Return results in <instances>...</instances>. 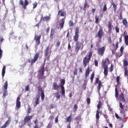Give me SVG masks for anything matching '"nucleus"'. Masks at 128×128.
I'll list each match as a JSON object with an SVG mask.
<instances>
[{"mask_svg": "<svg viewBox=\"0 0 128 128\" xmlns=\"http://www.w3.org/2000/svg\"><path fill=\"white\" fill-rule=\"evenodd\" d=\"M124 76H127V78H128V67L124 68Z\"/></svg>", "mask_w": 128, "mask_h": 128, "instance_id": "obj_33", "label": "nucleus"}, {"mask_svg": "<svg viewBox=\"0 0 128 128\" xmlns=\"http://www.w3.org/2000/svg\"><path fill=\"white\" fill-rule=\"evenodd\" d=\"M8 90H4V94H3V96H8Z\"/></svg>", "mask_w": 128, "mask_h": 128, "instance_id": "obj_48", "label": "nucleus"}, {"mask_svg": "<svg viewBox=\"0 0 128 128\" xmlns=\"http://www.w3.org/2000/svg\"><path fill=\"white\" fill-rule=\"evenodd\" d=\"M76 74H78V68H75L74 71V75L76 76Z\"/></svg>", "mask_w": 128, "mask_h": 128, "instance_id": "obj_46", "label": "nucleus"}, {"mask_svg": "<svg viewBox=\"0 0 128 128\" xmlns=\"http://www.w3.org/2000/svg\"><path fill=\"white\" fill-rule=\"evenodd\" d=\"M112 6H113L114 8V12H116V4L114 2L112 3Z\"/></svg>", "mask_w": 128, "mask_h": 128, "instance_id": "obj_38", "label": "nucleus"}, {"mask_svg": "<svg viewBox=\"0 0 128 128\" xmlns=\"http://www.w3.org/2000/svg\"><path fill=\"white\" fill-rule=\"evenodd\" d=\"M32 118V116H26L24 118V124H26L28 122H30V120Z\"/></svg>", "mask_w": 128, "mask_h": 128, "instance_id": "obj_17", "label": "nucleus"}, {"mask_svg": "<svg viewBox=\"0 0 128 128\" xmlns=\"http://www.w3.org/2000/svg\"><path fill=\"white\" fill-rule=\"evenodd\" d=\"M4 88L5 90H8V80H6L4 84Z\"/></svg>", "mask_w": 128, "mask_h": 128, "instance_id": "obj_39", "label": "nucleus"}, {"mask_svg": "<svg viewBox=\"0 0 128 128\" xmlns=\"http://www.w3.org/2000/svg\"><path fill=\"white\" fill-rule=\"evenodd\" d=\"M103 116L106 120H108V115H106V114H104Z\"/></svg>", "mask_w": 128, "mask_h": 128, "instance_id": "obj_60", "label": "nucleus"}, {"mask_svg": "<svg viewBox=\"0 0 128 128\" xmlns=\"http://www.w3.org/2000/svg\"><path fill=\"white\" fill-rule=\"evenodd\" d=\"M20 6H22L24 9L26 8V6H28V0H24H24H20Z\"/></svg>", "mask_w": 128, "mask_h": 128, "instance_id": "obj_10", "label": "nucleus"}, {"mask_svg": "<svg viewBox=\"0 0 128 128\" xmlns=\"http://www.w3.org/2000/svg\"><path fill=\"white\" fill-rule=\"evenodd\" d=\"M123 63H124V66H128V60H126V59H124L123 60Z\"/></svg>", "mask_w": 128, "mask_h": 128, "instance_id": "obj_37", "label": "nucleus"}, {"mask_svg": "<svg viewBox=\"0 0 128 128\" xmlns=\"http://www.w3.org/2000/svg\"><path fill=\"white\" fill-rule=\"evenodd\" d=\"M90 66H88V68L86 70V72H85V78H86L88 76H90Z\"/></svg>", "mask_w": 128, "mask_h": 128, "instance_id": "obj_24", "label": "nucleus"}, {"mask_svg": "<svg viewBox=\"0 0 128 128\" xmlns=\"http://www.w3.org/2000/svg\"><path fill=\"white\" fill-rule=\"evenodd\" d=\"M94 65L96 66H98V60H95L94 61Z\"/></svg>", "mask_w": 128, "mask_h": 128, "instance_id": "obj_54", "label": "nucleus"}, {"mask_svg": "<svg viewBox=\"0 0 128 128\" xmlns=\"http://www.w3.org/2000/svg\"><path fill=\"white\" fill-rule=\"evenodd\" d=\"M106 10H108V8L106 7V4H104V6H103L102 11L103 12H106Z\"/></svg>", "mask_w": 128, "mask_h": 128, "instance_id": "obj_41", "label": "nucleus"}, {"mask_svg": "<svg viewBox=\"0 0 128 128\" xmlns=\"http://www.w3.org/2000/svg\"><path fill=\"white\" fill-rule=\"evenodd\" d=\"M116 32L117 33L120 32V28L118 27V26L116 27Z\"/></svg>", "mask_w": 128, "mask_h": 128, "instance_id": "obj_57", "label": "nucleus"}, {"mask_svg": "<svg viewBox=\"0 0 128 128\" xmlns=\"http://www.w3.org/2000/svg\"><path fill=\"white\" fill-rule=\"evenodd\" d=\"M106 62H110V59H108V58H106L105 60H102V68H105L106 66H108V64H106Z\"/></svg>", "mask_w": 128, "mask_h": 128, "instance_id": "obj_16", "label": "nucleus"}, {"mask_svg": "<svg viewBox=\"0 0 128 128\" xmlns=\"http://www.w3.org/2000/svg\"><path fill=\"white\" fill-rule=\"evenodd\" d=\"M58 88H60V85L58 84V83L56 82H53L52 86L53 90H58Z\"/></svg>", "mask_w": 128, "mask_h": 128, "instance_id": "obj_12", "label": "nucleus"}, {"mask_svg": "<svg viewBox=\"0 0 128 128\" xmlns=\"http://www.w3.org/2000/svg\"><path fill=\"white\" fill-rule=\"evenodd\" d=\"M55 96L56 98H60V95L58 92H57L55 94Z\"/></svg>", "mask_w": 128, "mask_h": 128, "instance_id": "obj_44", "label": "nucleus"}, {"mask_svg": "<svg viewBox=\"0 0 128 128\" xmlns=\"http://www.w3.org/2000/svg\"><path fill=\"white\" fill-rule=\"evenodd\" d=\"M20 96H18L16 99V108H20Z\"/></svg>", "mask_w": 128, "mask_h": 128, "instance_id": "obj_15", "label": "nucleus"}, {"mask_svg": "<svg viewBox=\"0 0 128 128\" xmlns=\"http://www.w3.org/2000/svg\"><path fill=\"white\" fill-rule=\"evenodd\" d=\"M124 42L126 46H128V36H124Z\"/></svg>", "mask_w": 128, "mask_h": 128, "instance_id": "obj_35", "label": "nucleus"}, {"mask_svg": "<svg viewBox=\"0 0 128 128\" xmlns=\"http://www.w3.org/2000/svg\"><path fill=\"white\" fill-rule=\"evenodd\" d=\"M38 58H40V52H37L34 56L33 59H32L31 60L30 59H28V62L30 63V66H34V64H36V62L38 60Z\"/></svg>", "mask_w": 128, "mask_h": 128, "instance_id": "obj_2", "label": "nucleus"}, {"mask_svg": "<svg viewBox=\"0 0 128 128\" xmlns=\"http://www.w3.org/2000/svg\"><path fill=\"white\" fill-rule=\"evenodd\" d=\"M40 93H38L36 96V100L34 102H35V104H34V106H38V104H40Z\"/></svg>", "mask_w": 128, "mask_h": 128, "instance_id": "obj_14", "label": "nucleus"}, {"mask_svg": "<svg viewBox=\"0 0 128 128\" xmlns=\"http://www.w3.org/2000/svg\"><path fill=\"white\" fill-rule=\"evenodd\" d=\"M96 116V120H100V110H97Z\"/></svg>", "mask_w": 128, "mask_h": 128, "instance_id": "obj_32", "label": "nucleus"}, {"mask_svg": "<svg viewBox=\"0 0 128 128\" xmlns=\"http://www.w3.org/2000/svg\"><path fill=\"white\" fill-rule=\"evenodd\" d=\"M66 20V17L62 18L59 22V27H58V30H62L64 26V22Z\"/></svg>", "mask_w": 128, "mask_h": 128, "instance_id": "obj_7", "label": "nucleus"}, {"mask_svg": "<svg viewBox=\"0 0 128 128\" xmlns=\"http://www.w3.org/2000/svg\"><path fill=\"white\" fill-rule=\"evenodd\" d=\"M37 88L38 90V92H41V100L42 102H44V92L42 90V88L40 86H38Z\"/></svg>", "mask_w": 128, "mask_h": 128, "instance_id": "obj_8", "label": "nucleus"}, {"mask_svg": "<svg viewBox=\"0 0 128 128\" xmlns=\"http://www.w3.org/2000/svg\"><path fill=\"white\" fill-rule=\"evenodd\" d=\"M56 32V30L54 28H52L50 30V40H52L54 38V36Z\"/></svg>", "mask_w": 128, "mask_h": 128, "instance_id": "obj_21", "label": "nucleus"}, {"mask_svg": "<svg viewBox=\"0 0 128 128\" xmlns=\"http://www.w3.org/2000/svg\"><path fill=\"white\" fill-rule=\"evenodd\" d=\"M42 38V36L40 35L39 36H35L34 37V40H35L36 44H40V38Z\"/></svg>", "mask_w": 128, "mask_h": 128, "instance_id": "obj_11", "label": "nucleus"}, {"mask_svg": "<svg viewBox=\"0 0 128 128\" xmlns=\"http://www.w3.org/2000/svg\"><path fill=\"white\" fill-rule=\"evenodd\" d=\"M92 56V52H90L88 53V56H86L84 58L82 62L84 68L88 66V64H90Z\"/></svg>", "mask_w": 128, "mask_h": 128, "instance_id": "obj_1", "label": "nucleus"}, {"mask_svg": "<svg viewBox=\"0 0 128 128\" xmlns=\"http://www.w3.org/2000/svg\"><path fill=\"white\" fill-rule=\"evenodd\" d=\"M114 70V65L112 64H111L110 68V72H112Z\"/></svg>", "mask_w": 128, "mask_h": 128, "instance_id": "obj_50", "label": "nucleus"}, {"mask_svg": "<svg viewBox=\"0 0 128 128\" xmlns=\"http://www.w3.org/2000/svg\"><path fill=\"white\" fill-rule=\"evenodd\" d=\"M10 124V120H8L0 128H6L7 126H8Z\"/></svg>", "mask_w": 128, "mask_h": 128, "instance_id": "obj_18", "label": "nucleus"}, {"mask_svg": "<svg viewBox=\"0 0 128 128\" xmlns=\"http://www.w3.org/2000/svg\"><path fill=\"white\" fill-rule=\"evenodd\" d=\"M33 5V8H36L38 6V3L36 2H34L32 4Z\"/></svg>", "mask_w": 128, "mask_h": 128, "instance_id": "obj_49", "label": "nucleus"}, {"mask_svg": "<svg viewBox=\"0 0 128 128\" xmlns=\"http://www.w3.org/2000/svg\"><path fill=\"white\" fill-rule=\"evenodd\" d=\"M64 16L66 15V12L62 10H59L58 11V16Z\"/></svg>", "mask_w": 128, "mask_h": 128, "instance_id": "obj_20", "label": "nucleus"}, {"mask_svg": "<svg viewBox=\"0 0 128 128\" xmlns=\"http://www.w3.org/2000/svg\"><path fill=\"white\" fill-rule=\"evenodd\" d=\"M102 102H99L97 105L98 110H100V108H102Z\"/></svg>", "mask_w": 128, "mask_h": 128, "instance_id": "obj_36", "label": "nucleus"}, {"mask_svg": "<svg viewBox=\"0 0 128 128\" xmlns=\"http://www.w3.org/2000/svg\"><path fill=\"white\" fill-rule=\"evenodd\" d=\"M122 24L125 26H128V21L126 20V19L123 20Z\"/></svg>", "mask_w": 128, "mask_h": 128, "instance_id": "obj_40", "label": "nucleus"}, {"mask_svg": "<svg viewBox=\"0 0 128 128\" xmlns=\"http://www.w3.org/2000/svg\"><path fill=\"white\" fill-rule=\"evenodd\" d=\"M72 114H70V116H69L66 119V122H72Z\"/></svg>", "mask_w": 128, "mask_h": 128, "instance_id": "obj_25", "label": "nucleus"}, {"mask_svg": "<svg viewBox=\"0 0 128 128\" xmlns=\"http://www.w3.org/2000/svg\"><path fill=\"white\" fill-rule=\"evenodd\" d=\"M120 112L122 114V118L123 120H124L126 118V111L124 109H120Z\"/></svg>", "mask_w": 128, "mask_h": 128, "instance_id": "obj_22", "label": "nucleus"}, {"mask_svg": "<svg viewBox=\"0 0 128 128\" xmlns=\"http://www.w3.org/2000/svg\"><path fill=\"white\" fill-rule=\"evenodd\" d=\"M120 98L122 100V102H126V99H124V93L121 92L120 95Z\"/></svg>", "mask_w": 128, "mask_h": 128, "instance_id": "obj_28", "label": "nucleus"}, {"mask_svg": "<svg viewBox=\"0 0 128 128\" xmlns=\"http://www.w3.org/2000/svg\"><path fill=\"white\" fill-rule=\"evenodd\" d=\"M68 24L70 26H74V22H72V20H70Z\"/></svg>", "mask_w": 128, "mask_h": 128, "instance_id": "obj_43", "label": "nucleus"}, {"mask_svg": "<svg viewBox=\"0 0 128 128\" xmlns=\"http://www.w3.org/2000/svg\"><path fill=\"white\" fill-rule=\"evenodd\" d=\"M120 110L124 109V105H122V102L120 103Z\"/></svg>", "mask_w": 128, "mask_h": 128, "instance_id": "obj_55", "label": "nucleus"}, {"mask_svg": "<svg viewBox=\"0 0 128 128\" xmlns=\"http://www.w3.org/2000/svg\"><path fill=\"white\" fill-rule=\"evenodd\" d=\"M106 50V47L102 46V48H99L97 50L98 54L103 56Z\"/></svg>", "mask_w": 128, "mask_h": 128, "instance_id": "obj_9", "label": "nucleus"}, {"mask_svg": "<svg viewBox=\"0 0 128 128\" xmlns=\"http://www.w3.org/2000/svg\"><path fill=\"white\" fill-rule=\"evenodd\" d=\"M61 83V90H62V95L63 96H66V90H64V84H66V80L64 79H62L60 80Z\"/></svg>", "mask_w": 128, "mask_h": 128, "instance_id": "obj_3", "label": "nucleus"}, {"mask_svg": "<svg viewBox=\"0 0 128 128\" xmlns=\"http://www.w3.org/2000/svg\"><path fill=\"white\" fill-rule=\"evenodd\" d=\"M42 20L44 22H48V20H50V16H44L42 18Z\"/></svg>", "mask_w": 128, "mask_h": 128, "instance_id": "obj_27", "label": "nucleus"}, {"mask_svg": "<svg viewBox=\"0 0 128 128\" xmlns=\"http://www.w3.org/2000/svg\"><path fill=\"white\" fill-rule=\"evenodd\" d=\"M48 50H50L49 47H47L45 49L44 53L45 56H48Z\"/></svg>", "mask_w": 128, "mask_h": 128, "instance_id": "obj_31", "label": "nucleus"}, {"mask_svg": "<svg viewBox=\"0 0 128 128\" xmlns=\"http://www.w3.org/2000/svg\"><path fill=\"white\" fill-rule=\"evenodd\" d=\"M70 48H72V46H70V44L68 43V49L70 50Z\"/></svg>", "mask_w": 128, "mask_h": 128, "instance_id": "obj_61", "label": "nucleus"}, {"mask_svg": "<svg viewBox=\"0 0 128 128\" xmlns=\"http://www.w3.org/2000/svg\"><path fill=\"white\" fill-rule=\"evenodd\" d=\"M25 90L26 92H28L30 90V85H27L25 88Z\"/></svg>", "mask_w": 128, "mask_h": 128, "instance_id": "obj_53", "label": "nucleus"}, {"mask_svg": "<svg viewBox=\"0 0 128 128\" xmlns=\"http://www.w3.org/2000/svg\"><path fill=\"white\" fill-rule=\"evenodd\" d=\"M95 84H98V86H97V90H98V92L99 94H100V88H102V81L100 80V78H97L96 79Z\"/></svg>", "mask_w": 128, "mask_h": 128, "instance_id": "obj_4", "label": "nucleus"}, {"mask_svg": "<svg viewBox=\"0 0 128 128\" xmlns=\"http://www.w3.org/2000/svg\"><path fill=\"white\" fill-rule=\"evenodd\" d=\"M94 72H92V74H91V76L90 78L91 82H94Z\"/></svg>", "mask_w": 128, "mask_h": 128, "instance_id": "obj_34", "label": "nucleus"}, {"mask_svg": "<svg viewBox=\"0 0 128 128\" xmlns=\"http://www.w3.org/2000/svg\"><path fill=\"white\" fill-rule=\"evenodd\" d=\"M104 74L105 76H108V65H106L105 67H104Z\"/></svg>", "mask_w": 128, "mask_h": 128, "instance_id": "obj_19", "label": "nucleus"}, {"mask_svg": "<svg viewBox=\"0 0 128 128\" xmlns=\"http://www.w3.org/2000/svg\"><path fill=\"white\" fill-rule=\"evenodd\" d=\"M58 122V116H57L55 118V122Z\"/></svg>", "mask_w": 128, "mask_h": 128, "instance_id": "obj_63", "label": "nucleus"}, {"mask_svg": "<svg viewBox=\"0 0 128 128\" xmlns=\"http://www.w3.org/2000/svg\"><path fill=\"white\" fill-rule=\"evenodd\" d=\"M56 46H60V42L58 40L56 43Z\"/></svg>", "mask_w": 128, "mask_h": 128, "instance_id": "obj_58", "label": "nucleus"}, {"mask_svg": "<svg viewBox=\"0 0 128 128\" xmlns=\"http://www.w3.org/2000/svg\"><path fill=\"white\" fill-rule=\"evenodd\" d=\"M80 48H82V44L80 43L76 42V46L75 47V52H76V54L78 52V50H80Z\"/></svg>", "mask_w": 128, "mask_h": 128, "instance_id": "obj_13", "label": "nucleus"}, {"mask_svg": "<svg viewBox=\"0 0 128 128\" xmlns=\"http://www.w3.org/2000/svg\"><path fill=\"white\" fill-rule=\"evenodd\" d=\"M108 44H112V37L110 36L108 37Z\"/></svg>", "mask_w": 128, "mask_h": 128, "instance_id": "obj_47", "label": "nucleus"}, {"mask_svg": "<svg viewBox=\"0 0 128 128\" xmlns=\"http://www.w3.org/2000/svg\"><path fill=\"white\" fill-rule=\"evenodd\" d=\"M108 28L110 32H112V22L110 21L108 22Z\"/></svg>", "mask_w": 128, "mask_h": 128, "instance_id": "obj_26", "label": "nucleus"}, {"mask_svg": "<svg viewBox=\"0 0 128 128\" xmlns=\"http://www.w3.org/2000/svg\"><path fill=\"white\" fill-rule=\"evenodd\" d=\"M115 96L116 98H118V86H115Z\"/></svg>", "mask_w": 128, "mask_h": 128, "instance_id": "obj_29", "label": "nucleus"}, {"mask_svg": "<svg viewBox=\"0 0 128 128\" xmlns=\"http://www.w3.org/2000/svg\"><path fill=\"white\" fill-rule=\"evenodd\" d=\"M95 19H96L95 22L96 24H98V20H100V18H98V15L96 16Z\"/></svg>", "mask_w": 128, "mask_h": 128, "instance_id": "obj_42", "label": "nucleus"}, {"mask_svg": "<svg viewBox=\"0 0 128 128\" xmlns=\"http://www.w3.org/2000/svg\"><path fill=\"white\" fill-rule=\"evenodd\" d=\"M88 6V3L87 2H84V10H85V8Z\"/></svg>", "mask_w": 128, "mask_h": 128, "instance_id": "obj_62", "label": "nucleus"}, {"mask_svg": "<svg viewBox=\"0 0 128 128\" xmlns=\"http://www.w3.org/2000/svg\"><path fill=\"white\" fill-rule=\"evenodd\" d=\"M86 100L88 104H90V98H87Z\"/></svg>", "mask_w": 128, "mask_h": 128, "instance_id": "obj_52", "label": "nucleus"}, {"mask_svg": "<svg viewBox=\"0 0 128 128\" xmlns=\"http://www.w3.org/2000/svg\"><path fill=\"white\" fill-rule=\"evenodd\" d=\"M39 72L42 74V76H44V66H43L41 67L40 69L39 70Z\"/></svg>", "mask_w": 128, "mask_h": 128, "instance_id": "obj_23", "label": "nucleus"}, {"mask_svg": "<svg viewBox=\"0 0 128 128\" xmlns=\"http://www.w3.org/2000/svg\"><path fill=\"white\" fill-rule=\"evenodd\" d=\"M6 74V66H4L2 69V78H4Z\"/></svg>", "mask_w": 128, "mask_h": 128, "instance_id": "obj_30", "label": "nucleus"}, {"mask_svg": "<svg viewBox=\"0 0 128 128\" xmlns=\"http://www.w3.org/2000/svg\"><path fill=\"white\" fill-rule=\"evenodd\" d=\"M116 80L117 84H118V82H120V77L118 76L116 77Z\"/></svg>", "mask_w": 128, "mask_h": 128, "instance_id": "obj_59", "label": "nucleus"}, {"mask_svg": "<svg viewBox=\"0 0 128 128\" xmlns=\"http://www.w3.org/2000/svg\"><path fill=\"white\" fill-rule=\"evenodd\" d=\"M74 112H76V110H78V104H75L74 105Z\"/></svg>", "mask_w": 128, "mask_h": 128, "instance_id": "obj_51", "label": "nucleus"}, {"mask_svg": "<svg viewBox=\"0 0 128 128\" xmlns=\"http://www.w3.org/2000/svg\"><path fill=\"white\" fill-rule=\"evenodd\" d=\"M86 83H84L83 84V90H86Z\"/></svg>", "mask_w": 128, "mask_h": 128, "instance_id": "obj_56", "label": "nucleus"}, {"mask_svg": "<svg viewBox=\"0 0 128 128\" xmlns=\"http://www.w3.org/2000/svg\"><path fill=\"white\" fill-rule=\"evenodd\" d=\"M104 36V32L102 28H100L97 34V36H98L100 40H102V37Z\"/></svg>", "mask_w": 128, "mask_h": 128, "instance_id": "obj_6", "label": "nucleus"}, {"mask_svg": "<svg viewBox=\"0 0 128 128\" xmlns=\"http://www.w3.org/2000/svg\"><path fill=\"white\" fill-rule=\"evenodd\" d=\"M118 48V42H116V48H114V50L116 52V50Z\"/></svg>", "mask_w": 128, "mask_h": 128, "instance_id": "obj_45", "label": "nucleus"}, {"mask_svg": "<svg viewBox=\"0 0 128 128\" xmlns=\"http://www.w3.org/2000/svg\"><path fill=\"white\" fill-rule=\"evenodd\" d=\"M92 12V14H94L96 13V8H93Z\"/></svg>", "mask_w": 128, "mask_h": 128, "instance_id": "obj_64", "label": "nucleus"}, {"mask_svg": "<svg viewBox=\"0 0 128 128\" xmlns=\"http://www.w3.org/2000/svg\"><path fill=\"white\" fill-rule=\"evenodd\" d=\"M80 33V28H77L75 30V35L74 36V40L75 42H78V38H80L78 34Z\"/></svg>", "mask_w": 128, "mask_h": 128, "instance_id": "obj_5", "label": "nucleus"}]
</instances>
